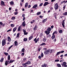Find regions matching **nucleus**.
Listing matches in <instances>:
<instances>
[{
	"label": "nucleus",
	"mask_w": 67,
	"mask_h": 67,
	"mask_svg": "<svg viewBox=\"0 0 67 67\" xmlns=\"http://www.w3.org/2000/svg\"><path fill=\"white\" fill-rule=\"evenodd\" d=\"M47 40V39H46V38L45 37L43 38L42 40L43 41V42H46Z\"/></svg>",
	"instance_id": "bb28decb"
},
{
	"label": "nucleus",
	"mask_w": 67,
	"mask_h": 67,
	"mask_svg": "<svg viewBox=\"0 0 67 67\" xmlns=\"http://www.w3.org/2000/svg\"><path fill=\"white\" fill-rule=\"evenodd\" d=\"M41 58H42V57H41V56L40 55L38 57V58L39 59H41Z\"/></svg>",
	"instance_id": "13d9d810"
},
{
	"label": "nucleus",
	"mask_w": 67,
	"mask_h": 67,
	"mask_svg": "<svg viewBox=\"0 0 67 67\" xmlns=\"http://www.w3.org/2000/svg\"><path fill=\"white\" fill-rule=\"evenodd\" d=\"M67 63L66 62H63V64H62L61 65L62 66V67H67V65H66Z\"/></svg>",
	"instance_id": "7ed1b4c3"
},
{
	"label": "nucleus",
	"mask_w": 67,
	"mask_h": 67,
	"mask_svg": "<svg viewBox=\"0 0 67 67\" xmlns=\"http://www.w3.org/2000/svg\"><path fill=\"white\" fill-rule=\"evenodd\" d=\"M2 24H3L2 23V22H0V25H2Z\"/></svg>",
	"instance_id": "0e129e2a"
},
{
	"label": "nucleus",
	"mask_w": 67,
	"mask_h": 67,
	"mask_svg": "<svg viewBox=\"0 0 67 67\" xmlns=\"http://www.w3.org/2000/svg\"><path fill=\"white\" fill-rule=\"evenodd\" d=\"M24 53H22L21 54V55L23 56H24Z\"/></svg>",
	"instance_id": "864d4df0"
},
{
	"label": "nucleus",
	"mask_w": 67,
	"mask_h": 67,
	"mask_svg": "<svg viewBox=\"0 0 67 67\" xmlns=\"http://www.w3.org/2000/svg\"><path fill=\"white\" fill-rule=\"evenodd\" d=\"M61 23L63 27H65V20H63V22H62Z\"/></svg>",
	"instance_id": "1a4fd4ad"
},
{
	"label": "nucleus",
	"mask_w": 67,
	"mask_h": 67,
	"mask_svg": "<svg viewBox=\"0 0 67 67\" xmlns=\"http://www.w3.org/2000/svg\"><path fill=\"white\" fill-rule=\"evenodd\" d=\"M48 4H49L48 2H45L43 6H46V5H47Z\"/></svg>",
	"instance_id": "9b49d317"
},
{
	"label": "nucleus",
	"mask_w": 67,
	"mask_h": 67,
	"mask_svg": "<svg viewBox=\"0 0 67 67\" xmlns=\"http://www.w3.org/2000/svg\"><path fill=\"white\" fill-rule=\"evenodd\" d=\"M25 19V17H23V21H24Z\"/></svg>",
	"instance_id": "69168bd1"
},
{
	"label": "nucleus",
	"mask_w": 67,
	"mask_h": 67,
	"mask_svg": "<svg viewBox=\"0 0 67 67\" xmlns=\"http://www.w3.org/2000/svg\"><path fill=\"white\" fill-rule=\"evenodd\" d=\"M57 65L58 67H62L61 65L60 64H57Z\"/></svg>",
	"instance_id": "c9c22d12"
},
{
	"label": "nucleus",
	"mask_w": 67,
	"mask_h": 67,
	"mask_svg": "<svg viewBox=\"0 0 67 67\" xmlns=\"http://www.w3.org/2000/svg\"><path fill=\"white\" fill-rule=\"evenodd\" d=\"M22 25L23 27H25V26H26V24H25V21H24L23 22L22 24Z\"/></svg>",
	"instance_id": "0eeeda50"
},
{
	"label": "nucleus",
	"mask_w": 67,
	"mask_h": 67,
	"mask_svg": "<svg viewBox=\"0 0 67 67\" xmlns=\"http://www.w3.org/2000/svg\"><path fill=\"white\" fill-rule=\"evenodd\" d=\"M15 17L14 16L12 18V20H15Z\"/></svg>",
	"instance_id": "37998d69"
},
{
	"label": "nucleus",
	"mask_w": 67,
	"mask_h": 67,
	"mask_svg": "<svg viewBox=\"0 0 67 67\" xmlns=\"http://www.w3.org/2000/svg\"><path fill=\"white\" fill-rule=\"evenodd\" d=\"M59 33H63V30H60L59 31Z\"/></svg>",
	"instance_id": "ea45409f"
},
{
	"label": "nucleus",
	"mask_w": 67,
	"mask_h": 67,
	"mask_svg": "<svg viewBox=\"0 0 67 67\" xmlns=\"http://www.w3.org/2000/svg\"><path fill=\"white\" fill-rule=\"evenodd\" d=\"M6 40H7V38L4 39L2 40V46H4L6 44Z\"/></svg>",
	"instance_id": "f03ea898"
},
{
	"label": "nucleus",
	"mask_w": 67,
	"mask_h": 67,
	"mask_svg": "<svg viewBox=\"0 0 67 67\" xmlns=\"http://www.w3.org/2000/svg\"><path fill=\"white\" fill-rule=\"evenodd\" d=\"M4 54L6 56H8V53H6V52H4Z\"/></svg>",
	"instance_id": "79ce46f5"
},
{
	"label": "nucleus",
	"mask_w": 67,
	"mask_h": 67,
	"mask_svg": "<svg viewBox=\"0 0 67 67\" xmlns=\"http://www.w3.org/2000/svg\"><path fill=\"white\" fill-rule=\"evenodd\" d=\"M18 14V12H15L14 14L15 15H17V14Z\"/></svg>",
	"instance_id": "de8ad7c7"
},
{
	"label": "nucleus",
	"mask_w": 67,
	"mask_h": 67,
	"mask_svg": "<svg viewBox=\"0 0 67 67\" xmlns=\"http://www.w3.org/2000/svg\"><path fill=\"white\" fill-rule=\"evenodd\" d=\"M66 8V5H65L63 7V10H64Z\"/></svg>",
	"instance_id": "8fccbe9b"
},
{
	"label": "nucleus",
	"mask_w": 67,
	"mask_h": 67,
	"mask_svg": "<svg viewBox=\"0 0 67 67\" xmlns=\"http://www.w3.org/2000/svg\"><path fill=\"white\" fill-rule=\"evenodd\" d=\"M25 15V14H23L22 15V17H23V18H24V17H24Z\"/></svg>",
	"instance_id": "6e6d98bb"
},
{
	"label": "nucleus",
	"mask_w": 67,
	"mask_h": 67,
	"mask_svg": "<svg viewBox=\"0 0 67 67\" xmlns=\"http://www.w3.org/2000/svg\"><path fill=\"white\" fill-rule=\"evenodd\" d=\"M54 7L55 8V10H57L58 9V4L56 3L54 5Z\"/></svg>",
	"instance_id": "20e7f679"
},
{
	"label": "nucleus",
	"mask_w": 67,
	"mask_h": 67,
	"mask_svg": "<svg viewBox=\"0 0 67 67\" xmlns=\"http://www.w3.org/2000/svg\"><path fill=\"white\" fill-rule=\"evenodd\" d=\"M9 60H6L5 61V64L6 66H7L8 65V64H9Z\"/></svg>",
	"instance_id": "2eb2a0df"
},
{
	"label": "nucleus",
	"mask_w": 67,
	"mask_h": 67,
	"mask_svg": "<svg viewBox=\"0 0 67 67\" xmlns=\"http://www.w3.org/2000/svg\"><path fill=\"white\" fill-rule=\"evenodd\" d=\"M27 41V38H25L24 39V42H26Z\"/></svg>",
	"instance_id": "473e14b6"
},
{
	"label": "nucleus",
	"mask_w": 67,
	"mask_h": 67,
	"mask_svg": "<svg viewBox=\"0 0 67 67\" xmlns=\"http://www.w3.org/2000/svg\"><path fill=\"white\" fill-rule=\"evenodd\" d=\"M37 25H35L33 28V30L34 31H36L37 30Z\"/></svg>",
	"instance_id": "f8f14e48"
},
{
	"label": "nucleus",
	"mask_w": 67,
	"mask_h": 67,
	"mask_svg": "<svg viewBox=\"0 0 67 67\" xmlns=\"http://www.w3.org/2000/svg\"><path fill=\"white\" fill-rule=\"evenodd\" d=\"M3 60H4V58H2L0 60V62L1 63H2L3 62Z\"/></svg>",
	"instance_id": "5701e85b"
},
{
	"label": "nucleus",
	"mask_w": 67,
	"mask_h": 67,
	"mask_svg": "<svg viewBox=\"0 0 67 67\" xmlns=\"http://www.w3.org/2000/svg\"><path fill=\"white\" fill-rule=\"evenodd\" d=\"M63 15H67V12H65L63 13Z\"/></svg>",
	"instance_id": "e433bc0d"
},
{
	"label": "nucleus",
	"mask_w": 67,
	"mask_h": 67,
	"mask_svg": "<svg viewBox=\"0 0 67 67\" xmlns=\"http://www.w3.org/2000/svg\"><path fill=\"white\" fill-rule=\"evenodd\" d=\"M43 4V3H41L39 5V7H41Z\"/></svg>",
	"instance_id": "09e8293b"
},
{
	"label": "nucleus",
	"mask_w": 67,
	"mask_h": 67,
	"mask_svg": "<svg viewBox=\"0 0 67 67\" xmlns=\"http://www.w3.org/2000/svg\"><path fill=\"white\" fill-rule=\"evenodd\" d=\"M26 58H24L23 59V61H24V62H25V61H26Z\"/></svg>",
	"instance_id": "5fc2aeb1"
},
{
	"label": "nucleus",
	"mask_w": 67,
	"mask_h": 67,
	"mask_svg": "<svg viewBox=\"0 0 67 67\" xmlns=\"http://www.w3.org/2000/svg\"><path fill=\"white\" fill-rule=\"evenodd\" d=\"M1 5H5V4H4V2L2 1H1Z\"/></svg>",
	"instance_id": "ddd939ff"
},
{
	"label": "nucleus",
	"mask_w": 67,
	"mask_h": 67,
	"mask_svg": "<svg viewBox=\"0 0 67 67\" xmlns=\"http://www.w3.org/2000/svg\"><path fill=\"white\" fill-rule=\"evenodd\" d=\"M14 44H15V46H17L18 45V43L17 42V41H16L15 42Z\"/></svg>",
	"instance_id": "aec40b11"
},
{
	"label": "nucleus",
	"mask_w": 67,
	"mask_h": 67,
	"mask_svg": "<svg viewBox=\"0 0 67 67\" xmlns=\"http://www.w3.org/2000/svg\"><path fill=\"white\" fill-rule=\"evenodd\" d=\"M7 39L8 41L9 42H10L12 41L11 37H8L7 38Z\"/></svg>",
	"instance_id": "9d476101"
},
{
	"label": "nucleus",
	"mask_w": 67,
	"mask_h": 67,
	"mask_svg": "<svg viewBox=\"0 0 67 67\" xmlns=\"http://www.w3.org/2000/svg\"><path fill=\"white\" fill-rule=\"evenodd\" d=\"M31 7V5H28V8H30Z\"/></svg>",
	"instance_id": "e2e57ef3"
},
{
	"label": "nucleus",
	"mask_w": 67,
	"mask_h": 67,
	"mask_svg": "<svg viewBox=\"0 0 67 67\" xmlns=\"http://www.w3.org/2000/svg\"><path fill=\"white\" fill-rule=\"evenodd\" d=\"M27 64V65H30L31 62L30 61H27V62L26 63Z\"/></svg>",
	"instance_id": "4be33fe9"
},
{
	"label": "nucleus",
	"mask_w": 67,
	"mask_h": 67,
	"mask_svg": "<svg viewBox=\"0 0 67 67\" xmlns=\"http://www.w3.org/2000/svg\"><path fill=\"white\" fill-rule=\"evenodd\" d=\"M25 51V49L24 48H23L22 50H21V52H24V51Z\"/></svg>",
	"instance_id": "a18cd8bd"
},
{
	"label": "nucleus",
	"mask_w": 67,
	"mask_h": 67,
	"mask_svg": "<svg viewBox=\"0 0 67 67\" xmlns=\"http://www.w3.org/2000/svg\"><path fill=\"white\" fill-rule=\"evenodd\" d=\"M28 4H29L28 3H26L25 4V7L26 8V7H27V6H28Z\"/></svg>",
	"instance_id": "b1692460"
},
{
	"label": "nucleus",
	"mask_w": 67,
	"mask_h": 67,
	"mask_svg": "<svg viewBox=\"0 0 67 67\" xmlns=\"http://www.w3.org/2000/svg\"><path fill=\"white\" fill-rule=\"evenodd\" d=\"M33 36H31L29 37V40H32V39L33 38Z\"/></svg>",
	"instance_id": "2f4dec72"
},
{
	"label": "nucleus",
	"mask_w": 67,
	"mask_h": 67,
	"mask_svg": "<svg viewBox=\"0 0 67 67\" xmlns=\"http://www.w3.org/2000/svg\"><path fill=\"white\" fill-rule=\"evenodd\" d=\"M35 22V20H33L32 21L30 22V23H31V24L34 23Z\"/></svg>",
	"instance_id": "cd10ccee"
},
{
	"label": "nucleus",
	"mask_w": 67,
	"mask_h": 67,
	"mask_svg": "<svg viewBox=\"0 0 67 67\" xmlns=\"http://www.w3.org/2000/svg\"><path fill=\"white\" fill-rule=\"evenodd\" d=\"M59 60H58V59L56 60H55V62H59Z\"/></svg>",
	"instance_id": "bf43d9fd"
},
{
	"label": "nucleus",
	"mask_w": 67,
	"mask_h": 67,
	"mask_svg": "<svg viewBox=\"0 0 67 67\" xmlns=\"http://www.w3.org/2000/svg\"><path fill=\"white\" fill-rule=\"evenodd\" d=\"M46 45V44H45V43H43L40 44V45L41 46H43V45Z\"/></svg>",
	"instance_id": "a19ab883"
},
{
	"label": "nucleus",
	"mask_w": 67,
	"mask_h": 67,
	"mask_svg": "<svg viewBox=\"0 0 67 67\" xmlns=\"http://www.w3.org/2000/svg\"><path fill=\"white\" fill-rule=\"evenodd\" d=\"M51 27L52 29H53V28H54V26H53V25L51 26Z\"/></svg>",
	"instance_id": "774afa93"
},
{
	"label": "nucleus",
	"mask_w": 67,
	"mask_h": 67,
	"mask_svg": "<svg viewBox=\"0 0 67 67\" xmlns=\"http://www.w3.org/2000/svg\"><path fill=\"white\" fill-rule=\"evenodd\" d=\"M21 26H19L18 27V31H20V30H21Z\"/></svg>",
	"instance_id": "393cba45"
},
{
	"label": "nucleus",
	"mask_w": 67,
	"mask_h": 67,
	"mask_svg": "<svg viewBox=\"0 0 67 67\" xmlns=\"http://www.w3.org/2000/svg\"><path fill=\"white\" fill-rule=\"evenodd\" d=\"M10 31H11V29L8 30L7 32H10Z\"/></svg>",
	"instance_id": "4d7b16f0"
},
{
	"label": "nucleus",
	"mask_w": 67,
	"mask_h": 67,
	"mask_svg": "<svg viewBox=\"0 0 67 67\" xmlns=\"http://www.w3.org/2000/svg\"><path fill=\"white\" fill-rule=\"evenodd\" d=\"M10 4H11V5H13L14 4V2L13 1H12L10 2Z\"/></svg>",
	"instance_id": "7c9ffc66"
},
{
	"label": "nucleus",
	"mask_w": 67,
	"mask_h": 67,
	"mask_svg": "<svg viewBox=\"0 0 67 67\" xmlns=\"http://www.w3.org/2000/svg\"><path fill=\"white\" fill-rule=\"evenodd\" d=\"M51 30L52 29H51V28L50 27H48L47 29V31H45V33H46L47 35H48L50 33V32L51 31Z\"/></svg>",
	"instance_id": "f257e3e1"
},
{
	"label": "nucleus",
	"mask_w": 67,
	"mask_h": 67,
	"mask_svg": "<svg viewBox=\"0 0 67 67\" xmlns=\"http://www.w3.org/2000/svg\"><path fill=\"white\" fill-rule=\"evenodd\" d=\"M54 34H57V32L56 31L53 32V35H54Z\"/></svg>",
	"instance_id": "49530a36"
},
{
	"label": "nucleus",
	"mask_w": 67,
	"mask_h": 67,
	"mask_svg": "<svg viewBox=\"0 0 67 67\" xmlns=\"http://www.w3.org/2000/svg\"><path fill=\"white\" fill-rule=\"evenodd\" d=\"M23 32L24 33V35H27L28 34V32H26V30H25V29H23Z\"/></svg>",
	"instance_id": "6e6552de"
},
{
	"label": "nucleus",
	"mask_w": 67,
	"mask_h": 67,
	"mask_svg": "<svg viewBox=\"0 0 67 67\" xmlns=\"http://www.w3.org/2000/svg\"><path fill=\"white\" fill-rule=\"evenodd\" d=\"M36 7H37V5L35 4L34 5V6L32 7V8H33V9L35 8L36 9H37V8H36Z\"/></svg>",
	"instance_id": "dca6fc26"
},
{
	"label": "nucleus",
	"mask_w": 67,
	"mask_h": 67,
	"mask_svg": "<svg viewBox=\"0 0 67 67\" xmlns=\"http://www.w3.org/2000/svg\"><path fill=\"white\" fill-rule=\"evenodd\" d=\"M15 60H10L9 63H8L9 64H10V63H13V62H14Z\"/></svg>",
	"instance_id": "412c9836"
},
{
	"label": "nucleus",
	"mask_w": 67,
	"mask_h": 67,
	"mask_svg": "<svg viewBox=\"0 0 67 67\" xmlns=\"http://www.w3.org/2000/svg\"><path fill=\"white\" fill-rule=\"evenodd\" d=\"M13 46V45H12L9 47V48L8 49H10V48H11V47H12Z\"/></svg>",
	"instance_id": "603ef678"
},
{
	"label": "nucleus",
	"mask_w": 67,
	"mask_h": 67,
	"mask_svg": "<svg viewBox=\"0 0 67 67\" xmlns=\"http://www.w3.org/2000/svg\"><path fill=\"white\" fill-rule=\"evenodd\" d=\"M20 36V33H18L17 34L16 36L17 37H19V36Z\"/></svg>",
	"instance_id": "c03bdc74"
},
{
	"label": "nucleus",
	"mask_w": 67,
	"mask_h": 67,
	"mask_svg": "<svg viewBox=\"0 0 67 67\" xmlns=\"http://www.w3.org/2000/svg\"><path fill=\"white\" fill-rule=\"evenodd\" d=\"M39 17H40V18H41V19H42V18H43V16H42V15H40L39 16Z\"/></svg>",
	"instance_id": "052dcab7"
},
{
	"label": "nucleus",
	"mask_w": 67,
	"mask_h": 67,
	"mask_svg": "<svg viewBox=\"0 0 67 67\" xmlns=\"http://www.w3.org/2000/svg\"><path fill=\"white\" fill-rule=\"evenodd\" d=\"M42 67H46V64H44V65H42Z\"/></svg>",
	"instance_id": "f704fd0d"
},
{
	"label": "nucleus",
	"mask_w": 67,
	"mask_h": 67,
	"mask_svg": "<svg viewBox=\"0 0 67 67\" xmlns=\"http://www.w3.org/2000/svg\"><path fill=\"white\" fill-rule=\"evenodd\" d=\"M17 29V27H15L13 29V32H14Z\"/></svg>",
	"instance_id": "6ab92c4d"
},
{
	"label": "nucleus",
	"mask_w": 67,
	"mask_h": 67,
	"mask_svg": "<svg viewBox=\"0 0 67 67\" xmlns=\"http://www.w3.org/2000/svg\"><path fill=\"white\" fill-rule=\"evenodd\" d=\"M41 12H38L37 13V15H40V14H41Z\"/></svg>",
	"instance_id": "58836bf2"
},
{
	"label": "nucleus",
	"mask_w": 67,
	"mask_h": 67,
	"mask_svg": "<svg viewBox=\"0 0 67 67\" xmlns=\"http://www.w3.org/2000/svg\"><path fill=\"white\" fill-rule=\"evenodd\" d=\"M49 52H48V50H46L44 52V55H48L49 54Z\"/></svg>",
	"instance_id": "39448f33"
},
{
	"label": "nucleus",
	"mask_w": 67,
	"mask_h": 67,
	"mask_svg": "<svg viewBox=\"0 0 67 67\" xmlns=\"http://www.w3.org/2000/svg\"><path fill=\"white\" fill-rule=\"evenodd\" d=\"M41 57H44V54H43V53L41 52Z\"/></svg>",
	"instance_id": "72a5a7b5"
},
{
	"label": "nucleus",
	"mask_w": 67,
	"mask_h": 67,
	"mask_svg": "<svg viewBox=\"0 0 67 67\" xmlns=\"http://www.w3.org/2000/svg\"><path fill=\"white\" fill-rule=\"evenodd\" d=\"M47 18H46V19L43 20L42 21V23H45V22H46V21H47Z\"/></svg>",
	"instance_id": "f3484780"
},
{
	"label": "nucleus",
	"mask_w": 67,
	"mask_h": 67,
	"mask_svg": "<svg viewBox=\"0 0 67 67\" xmlns=\"http://www.w3.org/2000/svg\"><path fill=\"white\" fill-rule=\"evenodd\" d=\"M64 51H60V53H64Z\"/></svg>",
	"instance_id": "3c124183"
},
{
	"label": "nucleus",
	"mask_w": 67,
	"mask_h": 67,
	"mask_svg": "<svg viewBox=\"0 0 67 67\" xmlns=\"http://www.w3.org/2000/svg\"><path fill=\"white\" fill-rule=\"evenodd\" d=\"M27 65V64L26 63L22 64V65L23 67H27V65Z\"/></svg>",
	"instance_id": "4468645a"
},
{
	"label": "nucleus",
	"mask_w": 67,
	"mask_h": 67,
	"mask_svg": "<svg viewBox=\"0 0 67 67\" xmlns=\"http://www.w3.org/2000/svg\"><path fill=\"white\" fill-rule=\"evenodd\" d=\"M39 41V38H38L36 40V38H35L34 40V41H35V43H37V42Z\"/></svg>",
	"instance_id": "423d86ee"
},
{
	"label": "nucleus",
	"mask_w": 67,
	"mask_h": 67,
	"mask_svg": "<svg viewBox=\"0 0 67 67\" xmlns=\"http://www.w3.org/2000/svg\"><path fill=\"white\" fill-rule=\"evenodd\" d=\"M55 38V35H54L52 34V40H54Z\"/></svg>",
	"instance_id": "a211bd4d"
},
{
	"label": "nucleus",
	"mask_w": 67,
	"mask_h": 67,
	"mask_svg": "<svg viewBox=\"0 0 67 67\" xmlns=\"http://www.w3.org/2000/svg\"><path fill=\"white\" fill-rule=\"evenodd\" d=\"M60 54V52H57L56 54V56H58Z\"/></svg>",
	"instance_id": "c756f323"
},
{
	"label": "nucleus",
	"mask_w": 67,
	"mask_h": 67,
	"mask_svg": "<svg viewBox=\"0 0 67 67\" xmlns=\"http://www.w3.org/2000/svg\"><path fill=\"white\" fill-rule=\"evenodd\" d=\"M48 52L49 53H52V49H48Z\"/></svg>",
	"instance_id": "a878e982"
},
{
	"label": "nucleus",
	"mask_w": 67,
	"mask_h": 67,
	"mask_svg": "<svg viewBox=\"0 0 67 67\" xmlns=\"http://www.w3.org/2000/svg\"><path fill=\"white\" fill-rule=\"evenodd\" d=\"M15 25L14 24H10V26L11 27H14Z\"/></svg>",
	"instance_id": "c85d7f7f"
},
{
	"label": "nucleus",
	"mask_w": 67,
	"mask_h": 67,
	"mask_svg": "<svg viewBox=\"0 0 67 67\" xmlns=\"http://www.w3.org/2000/svg\"><path fill=\"white\" fill-rule=\"evenodd\" d=\"M65 2V1H63V2H61V4H62V3H64V2Z\"/></svg>",
	"instance_id": "338daca9"
},
{
	"label": "nucleus",
	"mask_w": 67,
	"mask_h": 67,
	"mask_svg": "<svg viewBox=\"0 0 67 67\" xmlns=\"http://www.w3.org/2000/svg\"><path fill=\"white\" fill-rule=\"evenodd\" d=\"M54 42H55L56 41V38H55L54 40H53Z\"/></svg>",
	"instance_id": "680f3d73"
},
{
	"label": "nucleus",
	"mask_w": 67,
	"mask_h": 67,
	"mask_svg": "<svg viewBox=\"0 0 67 67\" xmlns=\"http://www.w3.org/2000/svg\"><path fill=\"white\" fill-rule=\"evenodd\" d=\"M8 60H10V55H9L8 56Z\"/></svg>",
	"instance_id": "4c0bfd02"
}]
</instances>
